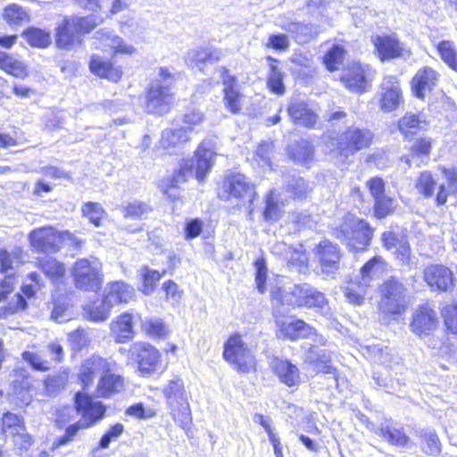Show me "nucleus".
I'll use <instances>...</instances> for the list:
<instances>
[{"instance_id":"44","label":"nucleus","mask_w":457,"mask_h":457,"mask_svg":"<svg viewBox=\"0 0 457 457\" xmlns=\"http://www.w3.org/2000/svg\"><path fill=\"white\" fill-rule=\"evenodd\" d=\"M39 267L53 281H58L65 273L63 264L51 257L42 258L39 261Z\"/></svg>"},{"instance_id":"2","label":"nucleus","mask_w":457,"mask_h":457,"mask_svg":"<svg viewBox=\"0 0 457 457\" xmlns=\"http://www.w3.org/2000/svg\"><path fill=\"white\" fill-rule=\"evenodd\" d=\"M280 333L291 340L299 338L311 339L307 353V360L313 364L319 372L334 373L335 369L331 365L332 351L328 346L327 339L317 333L316 329L302 320H292L282 322L279 328Z\"/></svg>"},{"instance_id":"20","label":"nucleus","mask_w":457,"mask_h":457,"mask_svg":"<svg viewBox=\"0 0 457 457\" xmlns=\"http://www.w3.org/2000/svg\"><path fill=\"white\" fill-rule=\"evenodd\" d=\"M315 255L323 273L332 274L338 269L341 254L337 245L323 240L316 246Z\"/></svg>"},{"instance_id":"6","label":"nucleus","mask_w":457,"mask_h":457,"mask_svg":"<svg viewBox=\"0 0 457 457\" xmlns=\"http://www.w3.org/2000/svg\"><path fill=\"white\" fill-rule=\"evenodd\" d=\"M373 138V134L366 129L354 126L347 128L344 132L337 136L328 137L327 147L330 153L338 154L347 157L355 152L368 147Z\"/></svg>"},{"instance_id":"51","label":"nucleus","mask_w":457,"mask_h":457,"mask_svg":"<svg viewBox=\"0 0 457 457\" xmlns=\"http://www.w3.org/2000/svg\"><path fill=\"white\" fill-rule=\"evenodd\" d=\"M436 182L429 171H423L417 179L415 187L418 192L425 197H431L434 195Z\"/></svg>"},{"instance_id":"1","label":"nucleus","mask_w":457,"mask_h":457,"mask_svg":"<svg viewBox=\"0 0 457 457\" xmlns=\"http://www.w3.org/2000/svg\"><path fill=\"white\" fill-rule=\"evenodd\" d=\"M216 154L215 143L212 139L204 140L195 152V157L184 161L172 178L162 182L161 188L163 194L170 199H176L179 196L178 188L180 184L186 182L187 173L195 174L199 182L204 181L213 165Z\"/></svg>"},{"instance_id":"10","label":"nucleus","mask_w":457,"mask_h":457,"mask_svg":"<svg viewBox=\"0 0 457 457\" xmlns=\"http://www.w3.org/2000/svg\"><path fill=\"white\" fill-rule=\"evenodd\" d=\"M75 286L84 291L96 292L102 287V263L96 258L79 259L72 268Z\"/></svg>"},{"instance_id":"32","label":"nucleus","mask_w":457,"mask_h":457,"mask_svg":"<svg viewBox=\"0 0 457 457\" xmlns=\"http://www.w3.org/2000/svg\"><path fill=\"white\" fill-rule=\"evenodd\" d=\"M111 333L118 343H125L133 337L132 315L124 312L111 323Z\"/></svg>"},{"instance_id":"34","label":"nucleus","mask_w":457,"mask_h":457,"mask_svg":"<svg viewBox=\"0 0 457 457\" xmlns=\"http://www.w3.org/2000/svg\"><path fill=\"white\" fill-rule=\"evenodd\" d=\"M280 27L285 30L295 34V39L300 43L308 42L319 33L318 28L313 24L285 21L280 23Z\"/></svg>"},{"instance_id":"5","label":"nucleus","mask_w":457,"mask_h":457,"mask_svg":"<svg viewBox=\"0 0 457 457\" xmlns=\"http://www.w3.org/2000/svg\"><path fill=\"white\" fill-rule=\"evenodd\" d=\"M162 393L173 419L184 430H187L192 423V417L183 379L174 376L164 386Z\"/></svg>"},{"instance_id":"19","label":"nucleus","mask_w":457,"mask_h":457,"mask_svg":"<svg viewBox=\"0 0 457 457\" xmlns=\"http://www.w3.org/2000/svg\"><path fill=\"white\" fill-rule=\"evenodd\" d=\"M437 325L436 312L428 304L420 305L414 311L411 328L416 335H428Z\"/></svg>"},{"instance_id":"48","label":"nucleus","mask_w":457,"mask_h":457,"mask_svg":"<svg viewBox=\"0 0 457 457\" xmlns=\"http://www.w3.org/2000/svg\"><path fill=\"white\" fill-rule=\"evenodd\" d=\"M140 272L143 278L141 290L145 295H150L154 292L156 283L165 273V271L160 273L159 271L151 270L146 266L142 267Z\"/></svg>"},{"instance_id":"59","label":"nucleus","mask_w":457,"mask_h":457,"mask_svg":"<svg viewBox=\"0 0 457 457\" xmlns=\"http://www.w3.org/2000/svg\"><path fill=\"white\" fill-rule=\"evenodd\" d=\"M22 357L26 362L37 370L46 371L50 369V361L37 353L27 351L22 353Z\"/></svg>"},{"instance_id":"53","label":"nucleus","mask_w":457,"mask_h":457,"mask_svg":"<svg viewBox=\"0 0 457 457\" xmlns=\"http://www.w3.org/2000/svg\"><path fill=\"white\" fill-rule=\"evenodd\" d=\"M24 428L23 420L20 416L7 412L3 416L0 434L9 433L12 435V431L18 432Z\"/></svg>"},{"instance_id":"46","label":"nucleus","mask_w":457,"mask_h":457,"mask_svg":"<svg viewBox=\"0 0 457 457\" xmlns=\"http://www.w3.org/2000/svg\"><path fill=\"white\" fill-rule=\"evenodd\" d=\"M422 439V451L430 455L438 454L441 452V444L437 435L432 429H423L420 431Z\"/></svg>"},{"instance_id":"39","label":"nucleus","mask_w":457,"mask_h":457,"mask_svg":"<svg viewBox=\"0 0 457 457\" xmlns=\"http://www.w3.org/2000/svg\"><path fill=\"white\" fill-rule=\"evenodd\" d=\"M69 19L71 27L74 28V30L79 36L89 33L103 22V19L101 17L94 14L85 17L72 15L70 16Z\"/></svg>"},{"instance_id":"24","label":"nucleus","mask_w":457,"mask_h":457,"mask_svg":"<svg viewBox=\"0 0 457 457\" xmlns=\"http://www.w3.org/2000/svg\"><path fill=\"white\" fill-rule=\"evenodd\" d=\"M110 370L111 362L98 355H93L82 362L79 370V379L84 388H87L93 383L96 376H103Z\"/></svg>"},{"instance_id":"13","label":"nucleus","mask_w":457,"mask_h":457,"mask_svg":"<svg viewBox=\"0 0 457 457\" xmlns=\"http://www.w3.org/2000/svg\"><path fill=\"white\" fill-rule=\"evenodd\" d=\"M375 75L376 71L371 66L353 62L344 71L342 81L349 90L362 93L370 88Z\"/></svg>"},{"instance_id":"61","label":"nucleus","mask_w":457,"mask_h":457,"mask_svg":"<svg viewBox=\"0 0 457 457\" xmlns=\"http://www.w3.org/2000/svg\"><path fill=\"white\" fill-rule=\"evenodd\" d=\"M394 201L392 198L386 195L375 198L374 211L375 215L381 219L388 215L393 210Z\"/></svg>"},{"instance_id":"18","label":"nucleus","mask_w":457,"mask_h":457,"mask_svg":"<svg viewBox=\"0 0 457 457\" xmlns=\"http://www.w3.org/2000/svg\"><path fill=\"white\" fill-rule=\"evenodd\" d=\"M223 83L224 104L226 108L232 113H238L242 109L243 96L239 92L235 76L229 74L228 71L220 67L218 69Z\"/></svg>"},{"instance_id":"21","label":"nucleus","mask_w":457,"mask_h":457,"mask_svg":"<svg viewBox=\"0 0 457 457\" xmlns=\"http://www.w3.org/2000/svg\"><path fill=\"white\" fill-rule=\"evenodd\" d=\"M96 38L99 41V45L96 47L111 54L130 55L136 52V48L132 45L127 44L123 38L114 35L112 31L99 30L96 32Z\"/></svg>"},{"instance_id":"28","label":"nucleus","mask_w":457,"mask_h":457,"mask_svg":"<svg viewBox=\"0 0 457 457\" xmlns=\"http://www.w3.org/2000/svg\"><path fill=\"white\" fill-rule=\"evenodd\" d=\"M287 112L296 125L312 127L317 121V114L301 99H292Z\"/></svg>"},{"instance_id":"55","label":"nucleus","mask_w":457,"mask_h":457,"mask_svg":"<svg viewBox=\"0 0 457 457\" xmlns=\"http://www.w3.org/2000/svg\"><path fill=\"white\" fill-rule=\"evenodd\" d=\"M143 329L153 337H161L168 333V329L159 318H151L142 322Z\"/></svg>"},{"instance_id":"41","label":"nucleus","mask_w":457,"mask_h":457,"mask_svg":"<svg viewBox=\"0 0 457 457\" xmlns=\"http://www.w3.org/2000/svg\"><path fill=\"white\" fill-rule=\"evenodd\" d=\"M288 154L295 162L307 163L312 159L313 148L307 140H300L288 146Z\"/></svg>"},{"instance_id":"17","label":"nucleus","mask_w":457,"mask_h":457,"mask_svg":"<svg viewBox=\"0 0 457 457\" xmlns=\"http://www.w3.org/2000/svg\"><path fill=\"white\" fill-rule=\"evenodd\" d=\"M380 109L390 112L397 109L403 101L400 81L395 76L386 75L379 86Z\"/></svg>"},{"instance_id":"9","label":"nucleus","mask_w":457,"mask_h":457,"mask_svg":"<svg viewBox=\"0 0 457 457\" xmlns=\"http://www.w3.org/2000/svg\"><path fill=\"white\" fill-rule=\"evenodd\" d=\"M336 237L353 251H363L370 243L373 228L368 222L349 216L345 222L336 230Z\"/></svg>"},{"instance_id":"29","label":"nucleus","mask_w":457,"mask_h":457,"mask_svg":"<svg viewBox=\"0 0 457 457\" xmlns=\"http://www.w3.org/2000/svg\"><path fill=\"white\" fill-rule=\"evenodd\" d=\"M134 295L133 287L123 281L112 282L104 289L106 302L110 303L112 307L121 303H129Z\"/></svg>"},{"instance_id":"12","label":"nucleus","mask_w":457,"mask_h":457,"mask_svg":"<svg viewBox=\"0 0 457 457\" xmlns=\"http://www.w3.org/2000/svg\"><path fill=\"white\" fill-rule=\"evenodd\" d=\"M379 309L385 313L400 314L406 309V289L397 279L391 278L380 287Z\"/></svg>"},{"instance_id":"8","label":"nucleus","mask_w":457,"mask_h":457,"mask_svg":"<svg viewBox=\"0 0 457 457\" xmlns=\"http://www.w3.org/2000/svg\"><path fill=\"white\" fill-rule=\"evenodd\" d=\"M255 187L241 173L228 176L223 182L219 196L225 200L237 199L240 207H245L249 215L253 212V201L256 198Z\"/></svg>"},{"instance_id":"58","label":"nucleus","mask_w":457,"mask_h":457,"mask_svg":"<svg viewBox=\"0 0 457 457\" xmlns=\"http://www.w3.org/2000/svg\"><path fill=\"white\" fill-rule=\"evenodd\" d=\"M268 87L275 94L283 95L285 93L283 75L275 65L270 66V72L268 79Z\"/></svg>"},{"instance_id":"26","label":"nucleus","mask_w":457,"mask_h":457,"mask_svg":"<svg viewBox=\"0 0 457 457\" xmlns=\"http://www.w3.org/2000/svg\"><path fill=\"white\" fill-rule=\"evenodd\" d=\"M373 44L381 61L403 56L406 52L403 45L392 36H377Z\"/></svg>"},{"instance_id":"14","label":"nucleus","mask_w":457,"mask_h":457,"mask_svg":"<svg viewBox=\"0 0 457 457\" xmlns=\"http://www.w3.org/2000/svg\"><path fill=\"white\" fill-rule=\"evenodd\" d=\"M175 103L174 93L161 80L153 81L149 87L146 96V110L154 114L167 113Z\"/></svg>"},{"instance_id":"7","label":"nucleus","mask_w":457,"mask_h":457,"mask_svg":"<svg viewBox=\"0 0 457 457\" xmlns=\"http://www.w3.org/2000/svg\"><path fill=\"white\" fill-rule=\"evenodd\" d=\"M29 239L33 248L39 252H56L62 244L67 243L79 248L83 241L69 231L59 232L53 227H42L29 233Z\"/></svg>"},{"instance_id":"11","label":"nucleus","mask_w":457,"mask_h":457,"mask_svg":"<svg viewBox=\"0 0 457 457\" xmlns=\"http://www.w3.org/2000/svg\"><path fill=\"white\" fill-rule=\"evenodd\" d=\"M223 358L241 373H249L255 368V358L241 337L237 334L228 337L224 345Z\"/></svg>"},{"instance_id":"54","label":"nucleus","mask_w":457,"mask_h":457,"mask_svg":"<svg viewBox=\"0 0 457 457\" xmlns=\"http://www.w3.org/2000/svg\"><path fill=\"white\" fill-rule=\"evenodd\" d=\"M345 49L341 46H333L324 56V63L328 70H337L342 63Z\"/></svg>"},{"instance_id":"16","label":"nucleus","mask_w":457,"mask_h":457,"mask_svg":"<svg viewBox=\"0 0 457 457\" xmlns=\"http://www.w3.org/2000/svg\"><path fill=\"white\" fill-rule=\"evenodd\" d=\"M22 251L15 248L12 252L0 250V270L5 278L0 280V302L4 300L12 292L15 269L21 263Z\"/></svg>"},{"instance_id":"49","label":"nucleus","mask_w":457,"mask_h":457,"mask_svg":"<svg viewBox=\"0 0 457 457\" xmlns=\"http://www.w3.org/2000/svg\"><path fill=\"white\" fill-rule=\"evenodd\" d=\"M308 260L305 248L302 244H298L293 246L287 262L290 267L302 270L307 267Z\"/></svg>"},{"instance_id":"43","label":"nucleus","mask_w":457,"mask_h":457,"mask_svg":"<svg viewBox=\"0 0 457 457\" xmlns=\"http://www.w3.org/2000/svg\"><path fill=\"white\" fill-rule=\"evenodd\" d=\"M436 48L444 62L449 68L457 71V48L454 43L444 40L438 43Z\"/></svg>"},{"instance_id":"36","label":"nucleus","mask_w":457,"mask_h":457,"mask_svg":"<svg viewBox=\"0 0 457 457\" xmlns=\"http://www.w3.org/2000/svg\"><path fill=\"white\" fill-rule=\"evenodd\" d=\"M220 52L210 48H195L188 51L185 57V62L193 67L202 69L207 62H217L220 59Z\"/></svg>"},{"instance_id":"33","label":"nucleus","mask_w":457,"mask_h":457,"mask_svg":"<svg viewBox=\"0 0 457 457\" xmlns=\"http://www.w3.org/2000/svg\"><path fill=\"white\" fill-rule=\"evenodd\" d=\"M445 182L441 183L436 195V202L439 205L446 203L447 196L457 194V169L440 168Z\"/></svg>"},{"instance_id":"30","label":"nucleus","mask_w":457,"mask_h":457,"mask_svg":"<svg viewBox=\"0 0 457 457\" xmlns=\"http://www.w3.org/2000/svg\"><path fill=\"white\" fill-rule=\"evenodd\" d=\"M89 69L95 75L105 78L113 82H118L123 73L121 67L113 66L112 62L104 60L101 56L96 54L92 55Z\"/></svg>"},{"instance_id":"40","label":"nucleus","mask_w":457,"mask_h":457,"mask_svg":"<svg viewBox=\"0 0 457 457\" xmlns=\"http://www.w3.org/2000/svg\"><path fill=\"white\" fill-rule=\"evenodd\" d=\"M400 131L408 137L418 130L425 129L427 123L420 114L407 113L398 122Z\"/></svg>"},{"instance_id":"25","label":"nucleus","mask_w":457,"mask_h":457,"mask_svg":"<svg viewBox=\"0 0 457 457\" xmlns=\"http://www.w3.org/2000/svg\"><path fill=\"white\" fill-rule=\"evenodd\" d=\"M189 140V130L184 127L167 128L162 132L157 149L171 154Z\"/></svg>"},{"instance_id":"62","label":"nucleus","mask_w":457,"mask_h":457,"mask_svg":"<svg viewBox=\"0 0 457 457\" xmlns=\"http://www.w3.org/2000/svg\"><path fill=\"white\" fill-rule=\"evenodd\" d=\"M432 147V140L429 137H421L418 139L411 146V155L421 157L428 156Z\"/></svg>"},{"instance_id":"35","label":"nucleus","mask_w":457,"mask_h":457,"mask_svg":"<svg viewBox=\"0 0 457 457\" xmlns=\"http://www.w3.org/2000/svg\"><path fill=\"white\" fill-rule=\"evenodd\" d=\"M123 387V378L108 371L101 376L97 385V393L100 396L108 397L112 394L120 392Z\"/></svg>"},{"instance_id":"4","label":"nucleus","mask_w":457,"mask_h":457,"mask_svg":"<svg viewBox=\"0 0 457 457\" xmlns=\"http://www.w3.org/2000/svg\"><path fill=\"white\" fill-rule=\"evenodd\" d=\"M75 406L78 412L81 413L82 420L67 427L65 434L56 438L54 443V447L64 445L72 441L76 434L80 429H86L104 418L105 407L102 403L93 401L90 396L85 393L79 392L75 395Z\"/></svg>"},{"instance_id":"27","label":"nucleus","mask_w":457,"mask_h":457,"mask_svg":"<svg viewBox=\"0 0 457 457\" xmlns=\"http://www.w3.org/2000/svg\"><path fill=\"white\" fill-rule=\"evenodd\" d=\"M438 74L430 67H424L417 71L411 80V89L419 98H423L436 85Z\"/></svg>"},{"instance_id":"42","label":"nucleus","mask_w":457,"mask_h":457,"mask_svg":"<svg viewBox=\"0 0 457 457\" xmlns=\"http://www.w3.org/2000/svg\"><path fill=\"white\" fill-rule=\"evenodd\" d=\"M112 306L106 302L104 296L102 301H96L87 305L85 311L91 320L104 321L110 316Z\"/></svg>"},{"instance_id":"63","label":"nucleus","mask_w":457,"mask_h":457,"mask_svg":"<svg viewBox=\"0 0 457 457\" xmlns=\"http://www.w3.org/2000/svg\"><path fill=\"white\" fill-rule=\"evenodd\" d=\"M12 436L15 447L21 451L28 450L32 445V438L25 428L18 432L12 431Z\"/></svg>"},{"instance_id":"15","label":"nucleus","mask_w":457,"mask_h":457,"mask_svg":"<svg viewBox=\"0 0 457 457\" xmlns=\"http://www.w3.org/2000/svg\"><path fill=\"white\" fill-rule=\"evenodd\" d=\"M129 357L137 361L138 370L143 376H150L156 371L161 354L152 345L136 342L129 347Z\"/></svg>"},{"instance_id":"50","label":"nucleus","mask_w":457,"mask_h":457,"mask_svg":"<svg viewBox=\"0 0 457 457\" xmlns=\"http://www.w3.org/2000/svg\"><path fill=\"white\" fill-rule=\"evenodd\" d=\"M4 17L10 25H19L24 21H28L29 19L27 11L15 4H9L5 7Z\"/></svg>"},{"instance_id":"56","label":"nucleus","mask_w":457,"mask_h":457,"mask_svg":"<svg viewBox=\"0 0 457 457\" xmlns=\"http://www.w3.org/2000/svg\"><path fill=\"white\" fill-rule=\"evenodd\" d=\"M12 394L20 403L28 405L32 398L29 381L22 379L21 381L13 382Z\"/></svg>"},{"instance_id":"23","label":"nucleus","mask_w":457,"mask_h":457,"mask_svg":"<svg viewBox=\"0 0 457 457\" xmlns=\"http://www.w3.org/2000/svg\"><path fill=\"white\" fill-rule=\"evenodd\" d=\"M424 279L428 285L439 291H447L453 286L452 270L439 264H434L424 270Z\"/></svg>"},{"instance_id":"37","label":"nucleus","mask_w":457,"mask_h":457,"mask_svg":"<svg viewBox=\"0 0 457 457\" xmlns=\"http://www.w3.org/2000/svg\"><path fill=\"white\" fill-rule=\"evenodd\" d=\"M386 267V263L380 256H375L367 262L360 271V280L362 285L370 287L372 280L378 278Z\"/></svg>"},{"instance_id":"57","label":"nucleus","mask_w":457,"mask_h":457,"mask_svg":"<svg viewBox=\"0 0 457 457\" xmlns=\"http://www.w3.org/2000/svg\"><path fill=\"white\" fill-rule=\"evenodd\" d=\"M204 120V114L201 110L195 107L188 108L183 114L182 121L185 124L184 129H188L190 135L193 129L200 125Z\"/></svg>"},{"instance_id":"60","label":"nucleus","mask_w":457,"mask_h":457,"mask_svg":"<svg viewBox=\"0 0 457 457\" xmlns=\"http://www.w3.org/2000/svg\"><path fill=\"white\" fill-rule=\"evenodd\" d=\"M442 315L447 329L457 335V303L445 306L442 311Z\"/></svg>"},{"instance_id":"47","label":"nucleus","mask_w":457,"mask_h":457,"mask_svg":"<svg viewBox=\"0 0 457 457\" xmlns=\"http://www.w3.org/2000/svg\"><path fill=\"white\" fill-rule=\"evenodd\" d=\"M368 286L362 285V281L357 277L345 288V295L348 302L354 304H361L363 302Z\"/></svg>"},{"instance_id":"31","label":"nucleus","mask_w":457,"mask_h":457,"mask_svg":"<svg viewBox=\"0 0 457 457\" xmlns=\"http://www.w3.org/2000/svg\"><path fill=\"white\" fill-rule=\"evenodd\" d=\"M55 43L60 48L68 49L81 43V38L71 27L69 17H64L56 29Z\"/></svg>"},{"instance_id":"64","label":"nucleus","mask_w":457,"mask_h":457,"mask_svg":"<svg viewBox=\"0 0 457 457\" xmlns=\"http://www.w3.org/2000/svg\"><path fill=\"white\" fill-rule=\"evenodd\" d=\"M68 339L74 350H79L88 344V337L84 329L78 328L68 335Z\"/></svg>"},{"instance_id":"3","label":"nucleus","mask_w":457,"mask_h":457,"mask_svg":"<svg viewBox=\"0 0 457 457\" xmlns=\"http://www.w3.org/2000/svg\"><path fill=\"white\" fill-rule=\"evenodd\" d=\"M272 298L281 303L293 306H305L313 308L322 316L330 319L332 314L328 300L323 293L318 291L313 287L303 285H294L293 287L271 289Z\"/></svg>"},{"instance_id":"22","label":"nucleus","mask_w":457,"mask_h":457,"mask_svg":"<svg viewBox=\"0 0 457 457\" xmlns=\"http://www.w3.org/2000/svg\"><path fill=\"white\" fill-rule=\"evenodd\" d=\"M270 367L278 380L289 386H298L301 383V375L298 367L286 359L273 358Z\"/></svg>"},{"instance_id":"38","label":"nucleus","mask_w":457,"mask_h":457,"mask_svg":"<svg viewBox=\"0 0 457 457\" xmlns=\"http://www.w3.org/2000/svg\"><path fill=\"white\" fill-rule=\"evenodd\" d=\"M379 435L389 444L398 446H404L409 441V438L403 432V428H397L388 422H385L380 425Z\"/></svg>"},{"instance_id":"45","label":"nucleus","mask_w":457,"mask_h":457,"mask_svg":"<svg viewBox=\"0 0 457 457\" xmlns=\"http://www.w3.org/2000/svg\"><path fill=\"white\" fill-rule=\"evenodd\" d=\"M23 37L29 45L36 47L44 48L52 42L50 32L37 28L29 29L23 33Z\"/></svg>"},{"instance_id":"52","label":"nucleus","mask_w":457,"mask_h":457,"mask_svg":"<svg viewBox=\"0 0 457 457\" xmlns=\"http://www.w3.org/2000/svg\"><path fill=\"white\" fill-rule=\"evenodd\" d=\"M82 212L83 215L87 217L96 227L101 226V220L104 219L105 214L104 210L100 204L92 202H88L83 205Z\"/></svg>"}]
</instances>
